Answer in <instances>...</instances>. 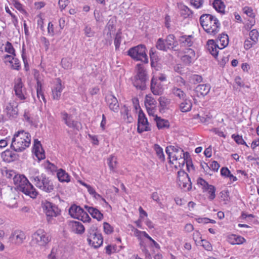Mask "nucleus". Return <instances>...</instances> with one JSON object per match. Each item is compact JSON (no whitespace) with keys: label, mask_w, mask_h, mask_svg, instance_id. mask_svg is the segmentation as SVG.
<instances>
[{"label":"nucleus","mask_w":259,"mask_h":259,"mask_svg":"<svg viewBox=\"0 0 259 259\" xmlns=\"http://www.w3.org/2000/svg\"><path fill=\"white\" fill-rule=\"evenodd\" d=\"M30 142V135L24 131H20L14 134L11 140L10 147L14 151L20 152L29 147Z\"/></svg>","instance_id":"obj_1"},{"label":"nucleus","mask_w":259,"mask_h":259,"mask_svg":"<svg viewBox=\"0 0 259 259\" xmlns=\"http://www.w3.org/2000/svg\"><path fill=\"white\" fill-rule=\"evenodd\" d=\"M13 183L17 186L18 191L31 198H35L37 196V191L24 175L17 174L14 178Z\"/></svg>","instance_id":"obj_2"},{"label":"nucleus","mask_w":259,"mask_h":259,"mask_svg":"<svg viewBox=\"0 0 259 259\" xmlns=\"http://www.w3.org/2000/svg\"><path fill=\"white\" fill-rule=\"evenodd\" d=\"M199 21L207 33L214 35L219 31L221 24L215 16L208 14H203L200 16Z\"/></svg>","instance_id":"obj_3"},{"label":"nucleus","mask_w":259,"mask_h":259,"mask_svg":"<svg viewBox=\"0 0 259 259\" xmlns=\"http://www.w3.org/2000/svg\"><path fill=\"white\" fill-rule=\"evenodd\" d=\"M217 43L218 44H216L213 40L210 39L207 41L206 44L207 50L215 59L218 57L219 49H223L228 45V35L225 33L221 34L217 39Z\"/></svg>","instance_id":"obj_4"},{"label":"nucleus","mask_w":259,"mask_h":259,"mask_svg":"<svg viewBox=\"0 0 259 259\" xmlns=\"http://www.w3.org/2000/svg\"><path fill=\"white\" fill-rule=\"evenodd\" d=\"M136 68L137 72L134 77L133 84L137 89L145 90L149 80L147 71L141 64H138Z\"/></svg>","instance_id":"obj_5"},{"label":"nucleus","mask_w":259,"mask_h":259,"mask_svg":"<svg viewBox=\"0 0 259 259\" xmlns=\"http://www.w3.org/2000/svg\"><path fill=\"white\" fill-rule=\"evenodd\" d=\"M146 51L145 46L139 45L130 48L127 51V54L135 60L141 61L145 63H147L148 58Z\"/></svg>","instance_id":"obj_6"},{"label":"nucleus","mask_w":259,"mask_h":259,"mask_svg":"<svg viewBox=\"0 0 259 259\" xmlns=\"http://www.w3.org/2000/svg\"><path fill=\"white\" fill-rule=\"evenodd\" d=\"M87 240L89 244L95 248L101 246L103 242V238L97 226L92 225L88 230Z\"/></svg>","instance_id":"obj_7"},{"label":"nucleus","mask_w":259,"mask_h":259,"mask_svg":"<svg viewBox=\"0 0 259 259\" xmlns=\"http://www.w3.org/2000/svg\"><path fill=\"white\" fill-rule=\"evenodd\" d=\"M34 185L41 190L51 193L54 189V185L53 182L45 175L41 174L33 178Z\"/></svg>","instance_id":"obj_8"},{"label":"nucleus","mask_w":259,"mask_h":259,"mask_svg":"<svg viewBox=\"0 0 259 259\" xmlns=\"http://www.w3.org/2000/svg\"><path fill=\"white\" fill-rule=\"evenodd\" d=\"M42 207L47 216V221L52 223L54 217H56L60 214V210L58 206L48 201L42 203Z\"/></svg>","instance_id":"obj_9"},{"label":"nucleus","mask_w":259,"mask_h":259,"mask_svg":"<svg viewBox=\"0 0 259 259\" xmlns=\"http://www.w3.org/2000/svg\"><path fill=\"white\" fill-rule=\"evenodd\" d=\"M32 241L36 245L45 247L51 240V238L42 229H38L32 235Z\"/></svg>","instance_id":"obj_10"},{"label":"nucleus","mask_w":259,"mask_h":259,"mask_svg":"<svg viewBox=\"0 0 259 259\" xmlns=\"http://www.w3.org/2000/svg\"><path fill=\"white\" fill-rule=\"evenodd\" d=\"M178 184L180 187L186 191H190L192 188V183L188 175L184 170L178 172Z\"/></svg>","instance_id":"obj_11"},{"label":"nucleus","mask_w":259,"mask_h":259,"mask_svg":"<svg viewBox=\"0 0 259 259\" xmlns=\"http://www.w3.org/2000/svg\"><path fill=\"white\" fill-rule=\"evenodd\" d=\"M151 128L148 119L142 109L138 113L137 132L141 134L144 132L150 131Z\"/></svg>","instance_id":"obj_12"},{"label":"nucleus","mask_w":259,"mask_h":259,"mask_svg":"<svg viewBox=\"0 0 259 259\" xmlns=\"http://www.w3.org/2000/svg\"><path fill=\"white\" fill-rule=\"evenodd\" d=\"M61 116L62 120L68 127L77 131L81 128V124L77 121L72 120L71 115L68 114L67 112L65 111L62 112Z\"/></svg>","instance_id":"obj_13"},{"label":"nucleus","mask_w":259,"mask_h":259,"mask_svg":"<svg viewBox=\"0 0 259 259\" xmlns=\"http://www.w3.org/2000/svg\"><path fill=\"white\" fill-rule=\"evenodd\" d=\"M172 157L174 160H179L182 161V166H183L185 164V163L186 162L188 170H189L190 166L193 168V165L192 164V161L189 159L190 158V155L188 152H184V150H182L180 154H174Z\"/></svg>","instance_id":"obj_14"},{"label":"nucleus","mask_w":259,"mask_h":259,"mask_svg":"<svg viewBox=\"0 0 259 259\" xmlns=\"http://www.w3.org/2000/svg\"><path fill=\"white\" fill-rule=\"evenodd\" d=\"M14 91L15 92V95L20 100L25 99V89L24 87V85L22 82V79L21 78H18L15 82L14 85Z\"/></svg>","instance_id":"obj_15"},{"label":"nucleus","mask_w":259,"mask_h":259,"mask_svg":"<svg viewBox=\"0 0 259 259\" xmlns=\"http://www.w3.org/2000/svg\"><path fill=\"white\" fill-rule=\"evenodd\" d=\"M1 195L3 196L8 206H13L16 204V195L11 188H9L6 192H1Z\"/></svg>","instance_id":"obj_16"},{"label":"nucleus","mask_w":259,"mask_h":259,"mask_svg":"<svg viewBox=\"0 0 259 259\" xmlns=\"http://www.w3.org/2000/svg\"><path fill=\"white\" fill-rule=\"evenodd\" d=\"M19 155L15 153L14 150L7 149L2 153V157L3 160L7 162H11L17 160Z\"/></svg>","instance_id":"obj_17"},{"label":"nucleus","mask_w":259,"mask_h":259,"mask_svg":"<svg viewBox=\"0 0 259 259\" xmlns=\"http://www.w3.org/2000/svg\"><path fill=\"white\" fill-rule=\"evenodd\" d=\"M106 98L110 109L115 112H118L119 105L116 98L112 95H109Z\"/></svg>","instance_id":"obj_18"},{"label":"nucleus","mask_w":259,"mask_h":259,"mask_svg":"<svg viewBox=\"0 0 259 259\" xmlns=\"http://www.w3.org/2000/svg\"><path fill=\"white\" fill-rule=\"evenodd\" d=\"M17 103L14 101L10 102L6 107V111L10 117H16L18 110L17 109Z\"/></svg>","instance_id":"obj_19"},{"label":"nucleus","mask_w":259,"mask_h":259,"mask_svg":"<svg viewBox=\"0 0 259 259\" xmlns=\"http://www.w3.org/2000/svg\"><path fill=\"white\" fill-rule=\"evenodd\" d=\"M57 83L52 90V96L54 100H59L60 99L61 93L64 87L62 85L61 80L59 78L56 79Z\"/></svg>","instance_id":"obj_20"},{"label":"nucleus","mask_w":259,"mask_h":259,"mask_svg":"<svg viewBox=\"0 0 259 259\" xmlns=\"http://www.w3.org/2000/svg\"><path fill=\"white\" fill-rule=\"evenodd\" d=\"M34 150L38 160H40L45 158V152L42 148L40 142L37 139H35L34 141Z\"/></svg>","instance_id":"obj_21"},{"label":"nucleus","mask_w":259,"mask_h":259,"mask_svg":"<svg viewBox=\"0 0 259 259\" xmlns=\"http://www.w3.org/2000/svg\"><path fill=\"white\" fill-rule=\"evenodd\" d=\"M149 55L151 67L154 68L156 70H159L161 67V65L159 63V58L153 49L150 50Z\"/></svg>","instance_id":"obj_22"},{"label":"nucleus","mask_w":259,"mask_h":259,"mask_svg":"<svg viewBox=\"0 0 259 259\" xmlns=\"http://www.w3.org/2000/svg\"><path fill=\"white\" fill-rule=\"evenodd\" d=\"M210 89V87L209 84H201L196 87L195 91L198 97H204L209 93Z\"/></svg>","instance_id":"obj_23"},{"label":"nucleus","mask_w":259,"mask_h":259,"mask_svg":"<svg viewBox=\"0 0 259 259\" xmlns=\"http://www.w3.org/2000/svg\"><path fill=\"white\" fill-rule=\"evenodd\" d=\"M84 210L79 206L75 204L72 205L69 209V214L74 218L80 219V215L83 212Z\"/></svg>","instance_id":"obj_24"},{"label":"nucleus","mask_w":259,"mask_h":259,"mask_svg":"<svg viewBox=\"0 0 259 259\" xmlns=\"http://www.w3.org/2000/svg\"><path fill=\"white\" fill-rule=\"evenodd\" d=\"M84 208L90 213L92 217L98 221H101L103 218V214L97 208L85 205Z\"/></svg>","instance_id":"obj_25"},{"label":"nucleus","mask_w":259,"mask_h":259,"mask_svg":"<svg viewBox=\"0 0 259 259\" xmlns=\"http://www.w3.org/2000/svg\"><path fill=\"white\" fill-rule=\"evenodd\" d=\"M192 38L193 36L191 35L181 36L179 39L180 45L183 47H190L193 44Z\"/></svg>","instance_id":"obj_26"},{"label":"nucleus","mask_w":259,"mask_h":259,"mask_svg":"<svg viewBox=\"0 0 259 259\" xmlns=\"http://www.w3.org/2000/svg\"><path fill=\"white\" fill-rule=\"evenodd\" d=\"M11 237L15 240L16 243L20 244L25 239L26 236L23 231L17 230L12 233Z\"/></svg>","instance_id":"obj_27"},{"label":"nucleus","mask_w":259,"mask_h":259,"mask_svg":"<svg viewBox=\"0 0 259 259\" xmlns=\"http://www.w3.org/2000/svg\"><path fill=\"white\" fill-rule=\"evenodd\" d=\"M154 120L156 122V125L158 129H162L165 127L168 128L169 126V123L167 120L162 119L157 115L155 116Z\"/></svg>","instance_id":"obj_28"},{"label":"nucleus","mask_w":259,"mask_h":259,"mask_svg":"<svg viewBox=\"0 0 259 259\" xmlns=\"http://www.w3.org/2000/svg\"><path fill=\"white\" fill-rule=\"evenodd\" d=\"M187 50V52H186V53H188V55H184L183 57V60L185 62L189 64L195 58V53L194 51L192 49L188 48Z\"/></svg>","instance_id":"obj_29"},{"label":"nucleus","mask_w":259,"mask_h":259,"mask_svg":"<svg viewBox=\"0 0 259 259\" xmlns=\"http://www.w3.org/2000/svg\"><path fill=\"white\" fill-rule=\"evenodd\" d=\"M212 4L214 9L217 12L223 14L225 13V6L222 0H214Z\"/></svg>","instance_id":"obj_30"},{"label":"nucleus","mask_w":259,"mask_h":259,"mask_svg":"<svg viewBox=\"0 0 259 259\" xmlns=\"http://www.w3.org/2000/svg\"><path fill=\"white\" fill-rule=\"evenodd\" d=\"M57 177L61 182H68L70 181V177L65 170L60 169L57 172Z\"/></svg>","instance_id":"obj_31"},{"label":"nucleus","mask_w":259,"mask_h":259,"mask_svg":"<svg viewBox=\"0 0 259 259\" xmlns=\"http://www.w3.org/2000/svg\"><path fill=\"white\" fill-rule=\"evenodd\" d=\"M73 231L77 234H81L84 231V227L83 225L79 222L73 221L72 223Z\"/></svg>","instance_id":"obj_32"},{"label":"nucleus","mask_w":259,"mask_h":259,"mask_svg":"<svg viewBox=\"0 0 259 259\" xmlns=\"http://www.w3.org/2000/svg\"><path fill=\"white\" fill-rule=\"evenodd\" d=\"M182 150L183 149L180 147L170 145L166 148L165 152L168 156V158L170 159L171 152L175 153V154L177 155L180 154Z\"/></svg>","instance_id":"obj_33"},{"label":"nucleus","mask_w":259,"mask_h":259,"mask_svg":"<svg viewBox=\"0 0 259 259\" xmlns=\"http://www.w3.org/2000/svg\"><path fill=\"white\" fill-rule=\"evenodd\" d=\"M1 171L3 177L10 180L12 179L13 182L14 178L15 177V176H16L17 175L16 174V172L14 170L8 169L6 168L1 169Z\"/></svg>","instance_id":"obj_34"},{"label":"nucleus","mask_w":259,"mask_h":259,"mask_svg":"<svg viewBox=\"0 0 259 259\" xmlns=\"http://www.w3.org/2000/svg\"><path fill=\"white\" fill-rule=\"evenodd\" d=\"M192 106V104L191 101L185 99V101L180 104V108L182 112H186L191 110Z\"/></svg>","instance_id":"obj_35"},{"label":"nucleus","mask_w":259,"mask_h":259,"mask_svg":"<svg viewBox=\"0 0 259 259\" xmlns=\"http://www.w3.org/2000/svg\"><path fill=\"white\" fill-rule=\"evenodd\" d=\"M129 110L127 106L124 105L122 110L121 111V113L123 116V118L127 120V122L128 123H131L133 122V118L128 113Z\"/></svg>","instance_id":"obj_36"},{"label":"nucleus","mask_w":259,"mask_h":259,"mask_svg":"<svg viewBox=\"0 0 259 259\" xmlns=\"http://www.w3.org/2000/svg\"><path fill=\"white\" fill-rule=\"evenodd\" d=\"M154 148L159 159L161 161H164L165 160V157L162 148L160 147V146L158 144H155L154 146Z\"/></svg>","instance_id":"obj_37"},{"label":"nucleus","mask_w":259,"mask_h":259,"mask_svg":"<svg viewBox=\"0 0 259 259\" xmlns=\"http://www.w3.org/2000/svg\"><path fill=\"white\" fill-rule=\"evenodd\" d=\"M172 92L175 96L179 97L180 99H184L186 97L185 93L181 89L174 87L172 89Z\"/></svg>","instance_id":"obj_38"},{"label":"nucleus","mask_w":259,"mask_h":259,"mask_svg":"<svg viewBox=\"0 0 259 259\" xmlns=\"http://www.w3.org/2000/svg\"><path fill=\"white\" fill-rule=\"evenodd\" d=\"M156 47V48L159 50L167 51V50H168V48H167L164 40L161 38H160L157 40Z\"/></svg>","instance_id":"obj_39"},{"label":"nucleus","mask_w":259,"mask_h":259,"mask_svg":"<svg viewBox=\"0 0 259 259\" xmlns=\"http://www.w3.org/2000/svg\"><path fill=\"white\" fill-rule=\"evenodd\" d=\"M108 164L111 170L113 171L116 166V158L113 155H111L107 159Z\"/></svg>","instance_id":"obj_40"},{"label":"nucleus","mask_w":259,"mask_h":259,"mask_svg":"<svg viewBox=\"0 0 259 259\" xmlns=\"http://www.w3.org/2000/svg\"><path fill=\"white\" fill-rule=\"evenodd\" d=\"M175 37L173 34H169L166 38L164 40L166 46L168 49H170L172 45H174L175 44Z\"/></svg>","instance_id":"obj_41"},{"label":"nucleus","mask_w":259,"mask_h":259,"mask_svg":"<svg viewBox=\"0 0 259 259\" xmlns=\"http://www.w3.org/2000/svg\"><path fill=\"white\" fill-rule=\"evenodd\" d=\"M197 184L202 186L203 191H207L211 185H209L206 181L201 178H199L197 180Z\"/></svg>","instance_id":"obj_42"},{"label":"nucleus","mask_w":259,"mask_h":259,"mask_svg":"<svg viewBox=\"0 0 259 259\" xmlns=\"http://www.w3.org/2000/svg\"><path fill=\"white\" fill-rule=\"evenodd\" d=\"M36 92H37V96L38 98L40 99V97H41V99L43 100V101L46 102V99L45 98V96L44 95V93L41 90V84L39 81H37V88H36Z\"/></svg>","instance_id":"obj_43"},{"label":"nucleus","mask_w":259,"mask_h":259,"mask_svg":"<svg viewBox=\"0 0 259 259\" xmlns=\"http://www.w3.org/2000/svg\"><path fill=\"white\" fill-rule=\"evenodd\" d=\"M151 90L154 95H158V87L157 85V79L152 78L151 81Z\"/></svg>","instance_id":"obj_44"},{"label":"nucleus","mask_w":259,"mask_h":259,"mask_svg":"<svg viewBox=\"0 0 259 259\" xmlns=\"http://www.w3.org/2000/svg\"><path fill=\"white\" fill-rule=\"evenodd\" d=\"M232 138L238 144L245 145L247 147H248V146L246 144V142L243 139L242 136H239L238 135H235V134H233L232 135Z\"/></svg>","instance_id":"obj_45"},{"label":"nucleus","mask_w":259,"mask_h":259,"mask_svg":"<svg viewBox=\"0 0 259 259\" xmlns=\"http://www.w3.org/2000/svg\"><path fill=\"white\" fill-rule=\"evenodd\" d=\"M121 32L120 31H118L116 34L114 39V45L115 47V49L117 50L120 47V45L121 41Z\"/></svg>","instance_id":"obj_46"},{"label":"nucleus","mask_w":259,"mask_h":259,"mask_svg":"<svg viewBox=\"0 0 259 259\" xmlns=\"http://www.w3.org/2000/svg\"><path fill=\"white\" fill-rule=\"evenodd\" d=\"M10 63L12 64L13 69L16 70H19L20 67V64L19 60L14 57H12V59L9 61Z\"/></svg>","instance_id":"obj_47"},{"label":"nucleus","mask_w":259,"mask_h":259,"mask_svg":"<svg viewBox=\"0 0 259 259\" xmlns=\"http://www.w3.org/2000/svg\"><path fill=\"white\" fill-rule=\"evenodd\" d=\"M215 188L214 186L212 185L209 187V189H207V192L209 194V196H208V199L210 200H213L215 197Z\"/></svg>","instance_id":"obj_48"},{"label":"nucleus","mask_w":259,"mask_h":259,"mask_svg":"<svg viewBox=\"0 0 259 259\" xmlns=\"http://www.w3.org/2000/svg\"><path fill=\"white\" fill-rule=\"evenodd\" d=\"M104 232L106 234H111L113 232V229L111 225L106 222L103 223Z\"/></svg>","instance_id":"obj_49"},{"label":"nucleus","mask_w":259,"mask_h":259,"mask_svg":"<svg viewBox=\"0 0 259 259\" xmlns=\"http://www.w3.org/2000/svg\"><path fill=\"white\" fill-rule=\"evenodd\" d=\"M249 35L251 40L253 41V43H256L258 36V31L255 29H253L249 32Z\"/></svg>","instance_id":"obj_50"},{"label":"nucleus","mask_w":259,"mask_h":259,"mask_svg":"<svg viewBox=\"0 0 259 259\" xmlns=\"http://www.w3.org/2000/svg\"><path fill=\"white\" fill-rule=\"evenodd\" d=\"M5 51L8 53L11 54L14 56L16 55L15 53V50L12 44L9 41H7L6 43Z\"/></svg>","instance_id":"obj_51"},{"label":"nucleus","mask_w":259,"mask_h":259,"mask_svg":"<svg viewBox=\"0 0 259 259\" xmlns=\"http://www.w3.org/2000/svg\"><path fill=\"white\" fill-rule=\"evenodd\" d=\"M201 241L202 243V246L205 250L211 251L212 249V245L209 242L205 239H201Z\"/></svg>","instance_id":"obj_52"},{"label":"nucleus","mask_w":259,"mask_h":259,"mask_svg":"<svg viewBox=\"0 0 259 259\" xmlns=\"http://www.w3.org/2000/svg\"><path fill=\"white\" fill-rule=\"evenodd\" d=\"M232 236L234 239V241L232 243L233 244H242L245 241L244 238L241 236H238L235 235H233Z\"/></svg>","instance_id":"obj_53"},{"label":"nucleus","mask_w":259,"mask_h":259,"mask_svg":"<svg viewBox=\"0 0 259 259\" xmlns=\"http://www.w3.org/2000/svg\"><path fill=\"white\" fill-rule=\"evenodd\" d=\"M81 221L85 222H90L91 221V218L89 217V214L84 210L82 213L80 215V219Z\"/></svg>","instance_id":"obj_54"},{"label":"nucleus","mask_w":259,"mask_h":259,"mask_svg":"<svg viewBox=\"0 0 259 259\" xmlns=\"http://www.w3.org/2000/svg\"><path fill=\"white\" fill-rule=\"evenodd\" d=\"M190 3L195 8L198 9L202 7L203 0H190Z\"/></svg>","instance_id":"obj_55"},{"label":"nucleus","mask_w":259,"mask_h":259,"mask_svg":"<svg viewBox=\"0 0 259 259\" xmlns=\"http://www.w3.org/2000/svg\"><path fill=\"white\" fill-rule=\"evenodd\" d=\"M84 33L87 37H93L95 32L92 30L91 28L89 26H86L84 29Z\"/></svg>","instance_id":"obj_56"},{"label":"nucleus","mask_w":259,"mask_h":259,"mask_svg":"<svg viewBox=\"0 0 259 259\" xmlns=\"http://www.w3.org/2000/svg\"><path fill=\"white\" fill-rule=\"evenodd\" d=\"M244 12L248 16L251 18H254L255 17V14L253 12V10L249 7H245L244 9Z\"/></svg>","instance_id":"obj_57"},{"label":"nucleus","mask_w":259,"mask_h":259,"mask_svg":"<svg viewBox=\"0 0 259 259\" xmlns=\"http://www.w3.org/2000/svg\"><path fill=\"white\" fill-rule=\"evenodd\" d=\"M158 101L159 102L160 107L162 109L166 108L168 104V101L167 99H165L164 97H160L158 99Z\"/></svg>","instance_id":"obj_58"},{"label":"nucleus","mask_w":259,"mask_h":259,"mask_svg":"<svg viewBox=\"0 0 259 259\" xmlns=\"http://www.w3.org/2000/svg\"><path fill=\"white\" fill-rule=\"evenodd\" d=\"M221 199L224 201L229 200V192L228 190L222 191L220 192Z\"/></svg>","instance_id":"obj_59"},{"label":"nucleus","mask_w":259,"mask_h":259,"mask_svg":"<svg viewBox=\"0 0 259 259\" xmlns=\"http://www.w3.org/2000/svg\"><path fill=\"white\" fill-rule=\"evenodd\" d=\"M181 11V15H184L185 18L189 16L190 13H191L190 10L187 7L185 6L183 7Z\"/></svg>","instance_id":"obj_60"},{"label":"nucleus","mask_w":259,"mask_h":259,"mask_svg":"<svg viewBox=\"0 0 259 259\" xmlns=\"http://www.w3.org/2000/svg\"><path fill=\"white\" fill-rule=\"evenodd\" d=\"M220 164L216 161H213L210 165V168L214 171H217L220 167Z\"/></svg>","instance_id":"obj_61"},{"label":"nucleus","mask_w":259,"mask_h":259,"mask_svg":"<svg viewBox=\"0 0 259 259\" xmlns=\"http://www.w3.org/2000/svg\"><path fill=\"white\" fill-rule=\"evenodd\" d=\"M230 173V171L227 167H223L221 169V174L223 176L228 177Z\"/></svg>","instance_id":"obj_62"},{"label":"nucleus","mask_w":259,"mask_h":259,"mask_svg":"<svg viewBox=\"0 0 259 259\" xmlns=\"http://www.w3.org/2000/svg\"><path fill=\"white\" fill-rule=\"evenodd\" d=\"M68 4V0H59L58 4L60 8L62 10L64 9Z\"/></svg>","instance_id":"obj_63"},{"label":"nucleus","mask_w":259,"mask_h":259,"mask_svg":"<svg viewBox=\"0 0 259 259\" xmlns=\"http://www.w3.org/2000/svg\"><path fill=\"white\" fill-rule=\"evenodd\" d=\"M192 79L194 81V83H198L202 81V77L200 75L194 74L192 76Z\"/></svg>","instance_id":"obj_64"}]
</instances>
